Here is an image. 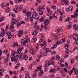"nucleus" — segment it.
<instances>
[{"mask_svg":"<svg viewBox=\"0 0 78 78\" xmlns=\"http://www.w3.org/2000/svg\"><path fill=\"white\" fill-rule=\"evenodd\" d=\"M20 24H24L25 23V21H21L20 22Z\"/></svg>","mask_w":78,"mask_h":78,"instance_id":"63","label":"nucleus"},{"mask_svg":"<svg viewBox=\"0 0 78 78\" xmlns=\"http://www.w3.org/2000/svg\"><path fill=\"white\" fill-rule=\"evenodd\" d=\"M9 11H10V9L8 8L5 10V12L6 13H9Z\"/></svg>","mask_w":78,"mask_h":78,"instance_id":"19","label":"nucleus"},{"mask_svg":"<svg viewBox=\"0 0 78 78\" xmlns=\"http://www.w3.org/2000/svg\"><path fill=\"white\" fill-rule=\"evenodd\" d=\"M68 3H69V1L67 0H66L65 3L66 5H68Z\"/></svg>","mask_w":78,"mask_h":78,"instance_id":"52","label":"nucleus"},{"mask_svg":"<svg viewBox=\"0 0 78 78\" xmlns=\"http://www.w3.org/2000/svg\"><path fill=\"white\" fill-rule=\"evenodd\" d=\"M15 8L16 9L19 10H20V9H19V5H15Z\"/></svg>","mask_w":78,"mask_h":78,"instance_id":"27","label":"nucleus"},{"mask_svg":"<svg viewBox=\"0 0 78 78\" xmlns=\"http://www.w3.org/2000/svg\"><path fill=\"white\" fill-rule=\"evenodd\" d=\"M61 3L63 5L65 4V0H61Z\"/></svg>","mask_w":78,"mask_h":78,"instance_id":"47","label":"nucleus"},{"mask_svg":"<svg viewBox=\"0 0 78 78\" xmlns=\"http://www.w3.org/2000/svg\"><path fill=\"white\" fill-rule=\"evenodd\" d=\"M74 72L75 73V75H77L78 74V69H77L75 68L74 70Z\"/></svg>","mask_w":78,"mask_h":78,"instance_id":"22","label":"nucleus"},{"mask_svg":"<svg viewBox=\"0 0 78 78\" xmlns=\"http://www.w3.org/2000/svg\"><path fill=\"white\" fill-rule=\"evenodd\" d=\"M71 4H75L76 3V2L75 1H73L71 2Z\"/></svg>","mask_w":78,"mask_h":78,"instance_id":"53","label":"nucleus"},{"mask_svg":"<svg viewBox=\"0 0 78 78\" xmlns=\"http://www.w3.org/2000/svg\"><path fill=\"white\" fill-rule=\"evenodd\" d=\"M50 71V72H52V73H54V72H55V69L53 68L51 69Z\"/></svg>","mask_w":78,"mask_h":78,"instance_id":"20","label":"nucleus"},{"mask_svg":"<svg viewBox=\"0 0 78 78\" xmlns=\"http://www.w3.org/2000/svg\"><path fill=\"white\" fill-rule=\"evenodd\" d=\"M22 51V49H18L17 50V52L20 55L22 53L21 51Z\"/></svg>","mask_w":78,"mask_h":78,"instance_id":"16","label":"nucleus"},{"mask_svg":"<svg viewBox=\"0 0 78 78\" xmlns=\"http://www.w3.org/2000/svg\"><path fill=\"white\" fill-rule=\"evenodd\" d=\"M49 29V28H48V27L47 26H45L44 27V30H48Z\"/></svg>","mask_w":78,"mask_h":78,"instance_id":"28","label":"nucleus"},{"mask_svg":"<svg viewBox=\"0 0 78 78\" xmlns=\"http://www.w3.org/2000/svg\"><path fill=\"white\" fill-rule=\"evenodd\" d=\"M7 36H11V32H9L7 34Z\"/></svg>","mask_w":78,"mask_h":78,"instance_id":"40","label":"nucleus"},{"mask_svg":"<svg viewBox=\"0 0 78 78\" xmlns=\"http://www.w3.org/2000/svg\"><path fill=\"white\" fill-rule=\"evenodd\" d=\"M23 34V31L22 30H20L18 31V36L19 37H22V35Z\"/></svg>","mask_w":78,"mask_h":78,"instance_id":"3","label":"nucleus"},{"mask_svg":"<svg viewBox=\"0 0 78 78\" xmlns=\"http://www.w3.org/2000/svg\"><path fill=\"white\" fill-rule=\"evenodd\" d=\"M37 31H36V30H34L33 32L32 33V34L33 35H36L37 34Z\"/></svg>","mask_w":78,"mask_h":78,"instance_id":"21","label":"nucleus"},{"mask_svg":"<svg viewBox=\"0 0 78 78\" xmlns=\"http://www.w3.org/2000/svg\"><path fill=\"white\" fill-rule=\"evenodd\" d=\"M64 59H61L59 61V62H60V63H62V62H64Z\"/></svg>","mask_w":78,"mask_h":78,"instance_id":"42","label":"nucleus"},{"mask_svg":"<svg viewBox=\"0 0 78 78\" xmlns=\"http://www.w3.org/2000/svg\"><path fill=\"white\" fill-rule=\"evenodd\" d=\"M38 75L39 76H40V77H42V76H43V74L40 73Z\"/></svg>","mask_w":78,"mask_h":78,"instance_id":"56","label":"nucleus"},{"mask_svg":"<svg viewBox=\"0 0 78 78\" xmlns=\"http://www.w3.org/2000/svg\"><path fill=\"white\" fill-rule=\"evenodd\" d=\"M1 7L2 8H3V7H4V6H5V4L4 3H2L1 5Z\"/></svg>","mask_w":78,"mask_h":78,"instance_id":"50","label":"nucleus"},{"mask_svg":"<svg viewBox=\"0 0 78 78\" xmlns=\"http://www.w3.org/2000/svg\"><path fill=\"white\" fill-rule=\"evenodd\" d=\"M73 28L74 30H76V24H74L73 26Z\"/></svg>","mask_w":78,"mask_h":78,"instance_id":"44","label":"nucleus"},{"mask_svg":"<svg viewBox=\"0 0 78 78\" xmlns=\"http://www.w3.org/2000/svg\"><path fill=\"white\" fill-rule=\"evenodd\" d=\"M77 14H76V12L74 14V15H71V17L72 18H73V19H75V18H76L77 17Z\"/></svg>","mask_w":78,"mask_h":78,"instance_id":"10","label":"nucleus"},{"mask_svg":"<svg viewBox=\"0 0 78 78\" xmlns=\"http://www.w3.org/2000/svg\"><path fill=\"white\" fill-rule=\"evenodd\" d=\"M21 24L19 22H18L17 23L16 25L17 26V27H19V26H20V25Z\"/></svg>","mask_w":78,"mask_h":78,"instance_id":"58","label":"nucleus"},{"mask_svg":"<svg viewBox=\"0 0 78 78\" xmlns=\"http://www.w3.org/2000/svg\"><path fill=\"white\" fill-rule=\"evenodd\" d=\"M20 56L19 57V58L20 59H21L22 58V56H23V55H24V54L23 53H22L20 54Z\"/></svg>","mask_w":78,"mask_h":78,"instance_id":"30","label":"nucleus"},{"mask_svg":"<svg viewBox=\"0 0 78 78\" xmlns=\"http://www.w3.org/2000/svg\"><path fill=\"white\" fill-rule=\"evenodd\" d=\"M9 59V58L8 57H7L5 59V60L4 61V62H5V63H6L7 62H8Z\"/></svg>","mask_w":78,"mask_h":78,"instance_id":"23","label":"nucleus"},{"mask_svg":"<svg viewBox=\"0 0 78 78\" xmlns=\"http://www.w3.org/2000/svg\"><path fill=\"white\" fill-rule=\"evenodd\" d=\"M51 13H52L51 11H49L48 13V16H51Z\"/></svg>","mask_w":78,"mask_h":78,"instance_id":"35","label":"nucleus"},{"mask_svg":"<svg viewBox=\"0 0 78 78\" xmlns=\"http://www.w3.org/2000/svg\"><path fill=\"white\" fill-rule=\"evenodd\" d=\"M5 35V30L3 28H2L1 32L0 33V36L3 37Z\"/></svg>","mask_w":78,"mask_h":78,"instance_id":"2","label":"nucleus"},{"mask_svg":"<svg viewBox=\"0 0 78 78\" xmlns=\"http://www.w3.org/2000/svg\"><path fill=\"white\" fill-rule=\"evenodd\" d=\"M30 52L31 54H32V55H34V51H33V49H31L30 50Z\"/></svg>","mask_w":78,"mask_h":78,"instance_id":"32","label":"nucleus"},{"mask_svg":"<svg viewBox=\"0 0 78 78\" xmlns=\"http://www.w3.org/2000/svg\"><path fill=\"white\" fill-rule=\"evenodd\" d=\"M61 41H58L56 43V45H59V44H61Z\"/></svg>","mask_w":78,"mask_h":78,"instance_id":"41","label":"nucleus"},{"mask_svg":"<svg viewBox=\"0 0 78 78\" xmlns=\"http://www.w3.org/2000/svg\"><path fill=\"white\" fill-rule=\"evenodd\" d=\"M43 55L44 56H47V53L46 51H45L43 54Z\"/></svg>","mask_w":78,"mask_h":78,"instance_id":"43","label":"nucleus"},{"mask_svg":"<svg viewBox=\"0 0 78 78\" xmlns=\"http://www.w3.org/2000/svg\"><path fill=\"white\" fill-rule=\"evenodd\" d=\"M69 27H70V28H71V27H72V23L71 22H69Z\"/></svg>","mask_w":78,"mask_h":78,"instance_id":"36","label":"nucleus"},{"mask_svg":"<svg viewBox=\"0 0 78 78\" xmlns=\"http://www.w3.org/2000/svg\"><path fill=\"white\" fill-rule=\"evenodd\" d=\"M44 10H41L40 11H39V15L40 16H42V15H43V14H44Z\"/></svg>","mask_w":78,"mask_h":78,"instance_id":"18","label":"nucleus"},{"mask_svg":"<svg viewBox=\"0 0 78 78\" xmlns=\"http://www.w3.org/2000/svg\"><path fill=\"white\" fill-rule=\"evenodd\" d=\"M25 78H30V77L27 75H25Z\"/></svg>","mask_w":78,"mask_h":78,"instance_id":"60","label":"nucleus"},{"mask_svg":"<svg viewBox=\"0 0 78 78\" xmlns=\"http://www.w3.org/2000/svg\"><path fill=\"white\" fill-rule=\"evenodd\" d=\"M33 66V65L32 64H31L30 66H29V68L30 69V70H31V69H32V67Z\"/></svg>","mask_w":78,"mask_h":78,"instance_id":"45","label":"nucleus"},{"mask_svg":"<svg viewBox=\"0 0 78 78\" xmlns=\"http://www.w3.org/2000/svg\"><path fill=\"white\" fill-rule=\"evenodd\" d=\"M55 59V58L54 57H53L50 60V61H54Z\"/></svg>","mask_w":78,"mask_h":78,"instance_id":"48","label":"nucleus"},{"mask_svg":"<svg viewBox=\"0 0 78 78\" xmlns=\"http://www.w3.org/2000/svg\"><path fill=\"white\" fill-rule=\"evenodd\" d=\"M78 49V47H77L75 48L74 49H73V51H75V50H77Z\"/></svg>","mask_w":78,"mask_h":78,"instance_id":"55","label":"nucleus"},{"mask_svg":"<svg viewBox=\"0 0 78 78\" xmlns=\"http://www.w3.org/2000/svg\"><path fill=\"white\" fill-rule=\"evenodd\" d=\"M32 17L34 19H38L39 18V16L38 14L36 12H34L33 15H32Z\"/></svg>","mask_w":78,"mask_h":78,"instance_id":"1","label":"nucleus"},{"mask_svg":"<svg viewBox=\"0 0 78 78\" xmlns=\"http://www.w3.org/2000/svg\"><path fill=\"white\" fill-rule=\"evenodd\" d=\"M45 10V8L44 7H41V6H38L37 8V11H44Z\"/></svg>","mask_w":78,"mask_h":78,"instance_id":"4","label":"nucleus"},{"mask_svg":"<svg viewBox=\"0 0 78 78\" xmlns=\"http://www.w3.org/2000/svg\"><path fill=\"white\" fill-rule=\"evenodd\" d=\"M26 43H23L22 44V45L24 47H25V46H26Z\"/></svg>","mask_w":78,"mask_h":78,"instance_id":"51","label":"nucleus"},{"mask_svg":"<svg viewBox=\"0 0 78 78\" xmlns=\"http://www.w3.org/2000/svg\"><path fill=\"white\" fill-rule=\"evenodd\" d=\"M19 45V43L17 42H14L13 43V44L12 45V47L15 48V47H16V46H18V45Z\"/></svg>","mask_w":78,"mask_h":78,"instance_id":"9","label":"nucleus"},{"mask_svg":"<svg viewBox=\"0 0 78 78\" xmlns=\"http://www.w3.org/2000/svg\"><path fill=\"white\" fill-rule=\"evenodd\" d=\"M42 66H41L40 67H39L37 68V70L38 71H39V70L40 71V73H41L42 74H44V72H43V71H42L41 69H42Z\"/></svg>","mask_w":78,"mask_h":78,"instance_id":"6","label":"nucleus"},{"mask_svg":"<svg viewBox=\"0 0 78 78\" xmlns=\"http://www.w3.org/2000/svg\"><path fill=\"white\" fill-rule=\"evenodd\" d=\"M47 46V41H43V46L45 47L46 46Z\"/></svg>","mask_w":78,"mask_h":78,"instance_id":"17","label":"nucleus"},{"mask_svg":"<svg viewBox=\"0 0 78 78\" xmlns=\"http://www.w3.org/2000/svg\"><path fill=\"white\" fill-rule=\"evenodd\" d=\"M4 71V69H0V75H1V76H2V73H3Z\"/></svg>","mask_w":78,"mask_h":78,"instance_id":"13","label":"nucleus"},{"mask_svg":"<svg viewBox=\"0 0 78 78\" xmlns=\"http://www.w3.org/2000/svg\"><path fill=\"white\" fill-rule=\"evenodd\" d=\"M16 57L14 55H13L12 57L11 58V61H16Z\"/></svg>","mask_w":78,"mask_h":78,"instance_id":"12","label":"nucleus"},{"mask_svg":"<svg viewBox=\"0 0 78 78\" xmlns=\"http://www.w3.org/2000/svg\"><path fill=\"white\" fill-rule=\"evenodd\" d=\"M30 39H27V41L24 40L23 39H22L21 40V42L22 43H28V42H30Z\"/></svg>","mask_w":78,"mask_h":78,"instance_id":"5","label":"nucleus"},{"mask_svg":"<svg viewBox=\"0 0 78 78\" xmlns=\"http://www.w3.org/2000/svg\"><path fill=\"white\" fill-rule=\"evenodd\" d=\"M4 20V17H1L0 18V22H2Z\"/></svg>","mask_w":78,"mask_h":78,"instance_id":"38","label":"nucleus"},{"mask_svg":"<svg viewBox=\"0 0 78 78\" xmlns=\"http://www.w3.org/2000/svg\"><path fill=\"white\" fill-rule=\"evenodd\" d=\"M30 16H31V12H27V17H30Z\"/></svg>","mask_w":78,"mask_h":78,"instance_id":"24","label":"nucleus"},{"mask_svg":"<svg viewBox=\"0 0 78 78\" xmlns=\"http://www.w3.org/2000/svg\"><path fill=\"white\" fill-rule=\"evenodd\" d=\"M23 59L25 61H27V60H28V56L27 55H24L23 56Z\"/></svg>","mask_w":78,"mask_h":78,"instance_id":"11","label":"nucleus"},{"mask_svg":"<svg viewBox=\"0 0 78 78\" xmlns=\"http://www.w3.org/2000/svg\"><path fill=\"white\" fill-rule=\"evenodd\" d=\"M73 73V70L70 71L69 72V75H72V73Z\"/></svg>","mask_w":78,"mask_h":78,"instance_id":"59","label":"nucleus"},{"mask_svg":"<svg viewBox=\"0 0 78 78\" xmlns=\"http://www.w3.org/2000/svg\"><path fill=\"white\" fill-rule=\"evenodd\" d=\"M70 20V17H69L66 19V22H69Z\"/></svg>","mask_w":78,"mask_h":78,"instance_id":"34","label":"nucleus"},{"mask_svg":"<svg viewBox=\"0 0 78 78\" xmlns=\"http://www.w3.org/2000/svg\"><path fill=\"white\" fill-rule=\"evenodd\" d=\"M56 60H57V61L59 60V59H60V57H59V55H57L56 56Z\"/></svg>","mask_w":78,"mask_h":78,"instance_id":"31","label":"nucleus"},{"mask_svg":"<svg viewBox=\"0 0 78 78\" xmlns=\"http://www.w3.org/2000/svg\"><path fill=\"white\" fill-rule=\"evenodd\" d=\"M54 77V74L50 76V78H53Z\"/></svg>","mask_w":78,"mask_h":78,"instance_id":"64","label":"nucleus"},{"mask_svg":"<svg viewBox=\"0 0 78 78\" xmlns=\"http://www.w3.org/2000/svg\"><path fill=\"white\" fill-rule=\"evenodd\" d=\"M12 53L13 55H15L16 54V51L14 50L12 51Z\"/></svg>","mask_w":78,"mask_h":78,"instance_id":"39","label":"nucleus"},{"mask_svg":"<svg viewBox=\"0 0 78 78\" xmlns=\"http://www.w3.org/2000/svg\"><path fill=\"white\" fill-rule=\"evenodd\" d=\"M34 28H37V30H39V27L38 25H35L33 26Z\"/></svg>","mask_w":78,"mask_h":78,"instance_id":"14","label":"nucleus"},{"mask_svg":"<svg viewBox=\"0 0 78 78\" xmlns=\"http://www.w3.org/2000/svg\"><path fill=\"white\" fill-rule=\"evenodd\" d=\"M67 57H69V55L68 53H66L65 55V58H67Z\"/></svg>","mask_w":78,"mask_h":78,"instance_id":"54","label":"nucleus"},{"mask_svg":"<svg viewBox=\"0 0 78 78\" xmlns=\"http://www.w3.org/2000/svg\"><path fill=\"white\" fill-rule=\"evenodd\" d=\"M43 41H44V38L42 37L40 39L39 42H42Z\"/></svg>","mask_w":78,"mask_h":78,"instance_id":"29","label":"nucleus"},{"mask_svg":"<svg viewBox=\"0 0 78 78\" xmlns=\"http://www.w3.org/2000/svg\"><path fill=\"white\" fill-rule=\"evenodd\" d=\"M44 20V17H42L41 19L40 20V22H42Z\"/></svg>","mask_w":78,"mask_h":78,"instance_id":"33","label":"nucleus"},{"mask_svg":"<svg viewBox=\"0 0 78 78\" xmlns=\"http://www.w3.org/2000/svg\"><path fill=\"white\" fill-rule=\"evenodd\" d=\"M24 39H25V41H27L28 40V36H26L24 37Z\"/></svg>","mask_w":78,"mask_h":78,"instance_id":"57","label":"nucleus"},{"mask_svg":"<svg viewBox=\"0 0 78 78\" xmlns=\"http://www.w3.org/2000/svg\"><path fill=\"white\" fill-rule=\"evenodd\" d=\"M20 18H18L16 20V22H19V21H20Z\"/></svg>","mask_w":78,"mask_h":78,"instance_id":"49","label":"nucleus"},{"mask_svg":"<svg viewBox=\"0 0 78 78\" xmlns=\"http://www.w3.org/2000/svg\"><path fill=\"white\" fill-rule=\"evenodd\" d=\"M49 22H50V20L48 19H46L44 21V24L45 25H48Z\"/></svg>","mask_w":78,"mask_h":78,"instance_id":"8","label":"nucleus"},{"mask_svg":"<svg viewBox=\"0 0 78 78\" xmlns=\"http://www.w3.org/2000/svg\"><path fill=\"white\" fill-rule=\"evenodd\" d=\"M68 9L70 11L73 10V6H69L68 8Z\"/></svg>","mask_w":78,"mask_h":78,"instance_id":"15","label":"nucleus"},{"mask_svg":"<svg viewBox=\"0 0 78 78\" xmlns=\"http://www.w3.org/2000/svg\"><path fill=\"white\" fill-rule=\"evenodd\" d=\"M75 43H76V44H78V40H76L75 41Z\"/></svg>","mask_w":78,"mask_h":78,"instance_id":"61","label":"nucleus"},{"mask_svg":"<svg viewBox=\"0 0 78 78\" xmlns=\"http://www.w3.org/2000/svg\"><path fill=\"white\" fill-rule=\"evenodd\" d=\"M46 51L47 53H48L49 51V49L48 48H46Z\"/></svg>","mask_w":78,"mask_h":78,"instance_id":"62","label":"nucleus"},{"mask_svg":"<svg viewBox=\"0 0 78 78\" xmlns=\"http://www.w3.org/2000/svg\"><path fill=\"white\" fill-rule=\"evenodd\" d=\"M68 45H69V44L67 43L66 44L65 46V48H66V49H67V48H69V46H68Z\"/></svg>","mask_w":78,"mask_h":78,"instance_id":"46","label":"nucleus"},{"mask_svg":"<svg viewBox=\"0 0 78 78\" xmlns=\"http://www.w3.org/2000/svg\"><path fill=\"white\" fill-rule=\"evenodd\" d=\"M14 25H10V27L9 28V29L10 30H12V29H14Z\"/></svg>","mask_w":78,"mask_h":78,"instance_id":"25","label":"nucleus"},{"mask_svg":"<svg viewBox=\"0 0 78 78\" xmlns=\"http://www.w3.org/2000/svg\"><path fill=\"white\" fill-rule=\"evenodd\" d=\"M32 39L34 41H37V38L36 37H33Z\"/></svg>","mask_w":78,"mask_h":78,"instance_id":"37","label":"nucleus"},{"mask_svg":"<svg viewBox=\"0 0 78 78\" xmlns=\"http://www.w3.org/2000/svg\"><path fill=\"white\" fill-rule=\"evenodd\" d=\"M54 18V19H55L56 18V19H57V17L56 16H55V15L54 14H53L52 16H51L49 18V19L50 20H51L52 19H53Z\"/></svg>","mask_w":78,"mask_h":78,"instance_id":"7","label":"nucleus"},{"mask_svg":"<svg viewBox=\"0 0 78 78\" xmlns=\"http://www.w3.org/2000/svg\"><path fill=\"white\" fill-rule=\"evenodd\" d=\"M51 8L53 9H56V6H54V5H51Z\"/></svg>","mask_w":78,"mask_h":78,"instance_id":"26","label":"nucleus"}]
</instances>
